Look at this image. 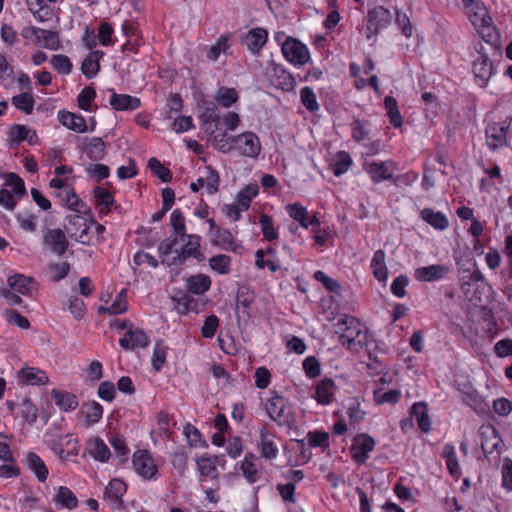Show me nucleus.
I'll return each instance as SVG.
<instances>
[{
    "instance_id": "1",
    "label": "nucleus",
    "mask_w": 512,
    "mask_h": 512,
    "mask_svg": "<svg viewBox=\"0 0 512 512\" xmlns=\"http://www.w3.org/2000/svg\"><path fill=\"white\" fill-rule=\"evenodd\" d=\"M201 236L197 234H188L184 236L183 245L176 249L175 255L171 257V264L175 266H182L190 258L202 262L205 255L201 250Z\"/></svg>"
},
{
    "instance_id": "2",
    "label": "nucleus",
    "mask_w": 512,
    "mask_h": 512,
    "mask_svg": "<svg viewBox=\"0 0 512 512\" xmlns=\"http://www.w3.org/2000/svg\"><path fill=\"white\" fill-rule=\"evenodd\" d=\"M132 467L135 473L146 481H156L160 476L154 457L147 449H137L132 454Z\"/></svg>"
},
{
    "instance_id": "3",
    "label": "nucleus",
    "mask_w": 512,
    "mask_h": 512,
    "mask_svg": "<svg viewBox=\"0 0 512 512\" xmlns=\"http://www.w3.org/2000/svg\"><path fill=\"white\" fill-rule=\"evenodd\" d=\"M481 437V449L485 457L491 461H497L504 449V442L498 430L492 425H483L479 429Z\"/></svg>"
},
{
    "instance_id": "4",
    "label": "nucleus",
    "mask_w": 512,
    "mask_h": 512,
    "mask_svg": "<svg viewBox=\"0 0 512 512\" xmlns=\"http://www.w3.org/2000/svg\"><path fill=\"white\" fill-rule=\"evenodd\" d=\"M265 410L268 417L280 427H291L294 424V417L288 410L283 396L274 394L267 399Z\"/></svg>"
},
{
    "instance_id": "5",
    "label": "nucleus",
    "mask_w": 512,
    "mask_h": 512,
    "mask_svg": "<svg viewBox=\"0 0 512 512\" xmlns=\"http://www.w3.org/2000/svg\"><path fill=\"white\" fill-rule=\"evenodd\" d=\"M66 231L75 241L90 245L92 240L91 221L78 214L67 217Z\"/></svg>"
},
{
    "instance_id": "6",
    "label": "nucleus",
    "mask_w": 512,
    "mask_h": 512,
    "mask_svg": "<svg viewBox=\"0 0 512 512\" xmlns=\"http://www.w3.org/2000/svg\"><path fill=\"white\" fill-rule=\"evenodd\" d=\"M235 149L241 156L257 158L261 152L259 137L252 131H245L230 138Z\"/></svg>"
},
{
    "instance_id": "7",
    "label": "nucleus",
    "mask_w": 512,
    "mask_h": 512,
    "mask_svg": "<svg viewBox=\"0 0 512 512\" xmlns=\"http://www.w3.org/2000/svg\"><path fill=\"white\" fill-rule=\"evenodd\" d=\"M126 492L127 484L119 478H113L105 487L103 500L111 510H123L125 509L123 496Z\"/></svg>"
},
{
    "instance_id": "8",
    "label": "nucleus",
    "mask_w": 512,
    "mask_h": 512,
    "mask_svg": "<svg viewBox=\"0 0 512 512\" xmlns=\"http://www.w3.org/2000/svg\"><path fill=\"white\" fill-rule=\"evenodd\" d=\"M276 431L267 424L259 428V441L257 448L262 458L274 460L279 455L278 445L275 442Z\"/></svg>"
},
{
    "instance_id": "9",
    "label": "nucleus",
    "mask_w": 512,
    "mask_h": 512,
    "mask_svg": "<svg viewBox=\"0 0 512 512\" xmlns=\"http://www.w3.org/2000/svg\"><path fill=\"white\" fill-rule=\"evenodd\" d=\"M282 53L285 59L294 65H304L310 59L306 45L292 37H288L282 44Z\"/></svg>"
},
{
    "instance_id": "10",
    "label": "nucleus",
    "mask_w": 512,
    "mask_h": 512,
    "mask_svg": "<svg viewBox=\"0 0 512 512\" xmlns=\"http://www.w3.org/2000/svg\"><path fill=\"white\" fill-rule=\"evenodd\" d=\"M392 20L391 12L383 6H377L370 10L367 15V38L370 39L381 29L386 28Z\"/></svg>"
},
{
    "instance_id": "11",
    "label": "nucleus",
    "mask_w": 512,
    "mask_h": 512,
    "mask_svg": "<svg viewBox=\"0 0 512 512\" xmlns=\"http://www.w3.org/2000/svg\"><path fill=\"white\" fill-rule=\"evenodd\" d=\"M119 346L127 351H134L136 349H144L150 344V337L144 329L134 326L129 331H126L119 339Z\"/></svg>"
},
{
    "instance_id": "12",
    "label": "nucleus",
    "mask_w": 512,
    "mask_h": 512,
    "mask_svg": "<svg viewBox=\"0 0 512 512\" xmlns=\"http://www.w3.org/2000/svg\"><path fill=\"white\" fill-rule=\"evenodd\" d=\"M43 245L50 250L51 253L62 256L66 253L69 242L65 232L60 228L47 229L43 233Z\"/></svg>"
},
{
    "instance_id": "13",
    "label": "nucleus",
    "mask_w": 512,
    "mask_h": 512,
    "mask_svg": "<svg viewBox=\"0 0 512 512\" xmlns=\"http://www.w3.org/2000/svg\"><path fill=\"white\" fill-rule=\"evenodd\" d=\"M77 147L85 153L91 161H100L106 156V144L100 137L78 138Z\"/></svg>"
},
{
    "instance_id": "14",
    "label": "nucleus",
    "mask_w": 512,
    "mask_h": 512,
    "mask_svg": "<svg viewBox=\"0 0 512 512\" xmlns=\"http://www.w3.org/2000/svg\"><path fill=\"white\" fill-rule=\"evenodd\" d=\"M285 211L291 219L299 223L305 230L319 224V218L316 215H310L307 208L299 202L287 204Z\"/></svg>"
},
{
    "instance_id": "15",
    "label": "nucleus",
    "mask_w": 512,
    "mask_h": 512,
    "mask_svg": "<svg viewBox=\"0 0 512 512\" xmlns=\"http://www.w3.org/2000/svg\"><path fill=\"white\" fill-rule=\"evenodd\" d=\"M392 161L373 162L367 159L363 162L364 170L370 175L374 183H379L383 180H391L393 178Z\"/></svg>"
},
{
    "instance_id": "16",
    "label": "nucleus",
    "mask_w": 512,
    "mask_h": 512,
    "mask_svg": "<svg viewBox=\"0 0 512 512\" xmlns=\"http://www.w3.org/2000/svg\"><path fill=\"white\" fill-rule=\"evenodd\" d=\"M199 121L205 128V131L213 135L217 130L220 123V115L216 104L212 101H204L200 107Z\"/></svg>"
},
{
    "instance_id": "17",
    "label": "nucleus",
    "mask_w": 512,
    "mask_h": 512,
    "mask_svg": "<svg viewBox=\"0 0 512 512\" xmlns=\"http://www.w3.org/2000/svg\"><path fill=\"white\" fill-rule=\"evenodd\" d=\"M473 74L479 87L484 88L493 75L494 67L491 59L482 53L473 61Z\"/></svg>"
},
{
    "instance_id": "18",
    "label": "nucleus",
    "mask_w": 512,
    "mask_h": 512,
    "mask_svg": "<svg viewBox=\"0 0 512 512\" xmlns=\"http://www.w3.org/2000/svg\"><path fill=\"white\" fill-rule=\"evenodd\" d=\"M268 31L263 27L250 29L242 38V44L253 55H258L268 41Z\"/></svg>"
},
{
    "instance_id": "19",
    "label": "nucleus",
    "mask_w": 512,
    "mask_h": 512,
    "mask_svg": "<svg viewBox=\"0 0 512 512\" xmlns=\"http://www.w3.org/2000/svg\"><path fill=\"white\" fill-rule=\"evenodd\" d=\"M268 76L271 85L276 89L289 92L292 91L296 86V80L294 76L282 66L272 67L268 72Z\"/></svg>"
},
{
    "instance_id": "20",
    "label": "nucleus",
    "mask_w": 512,
    "mask_h": 512,
    "mask_svg": "<svg viewBox=\"0 0 512 512\" xmlns=\"http://www.w3.org/2000/svg\"><path fill=\"white\" fill-rule=\"evenodd\" d=\"M510 124L503 123H490L487 125L485 133L487 138V145L496 150L507 144V131Z\"/></svg>"
},
{
    "instance_id": "21",
    "label": "nucleus",
    "mask_w": 512,
    "mask_h": 512,
    "mask_svg": "<svg viewBox=\"0 0 512 512\" xmlns=\"http://www.w3.org/2000/svg\"><path fill=\"white\" fill-rule=\"evenodd\" d=\"M375 447V440L366 433L354 436V461L358 464L366 463L369 458V452Z\"/></svg>"
},
{
    "instance_id": "22",
    "label": "nucleus",
    "mask_w": 512,
    "mask_h": 512,
    "mask_svg": "<svg viewBox=\"0 0 512 512\" xmlns=\"http://www.w3.org/2000/svg\"><path fill=\"white\" fill-rule=\"evenodd\" d=\"M257 457L254 453L248 452L238 463V469L250 485L255 484L261 477L262 472L256 464Z\"/></svg>"
},
{
    "instance_id": "23",
    "label": "nucleus",
    "mask_w": 512,
    "mask_h": 512,
    "mask_svg": "<svg viewBox=\"0 0 512 512\" xmlns=\"http://www.w3.org/2000/svg\"><path fill=\"white\" fill-rule=\"evenodd\" d=\"M358 346L359 349L354 348V350L359 354V358L367 357L371 360L372 351L377 349L376 342L368 333L366 327H360L356 331V335H354V347Z\"/></svg>"
},
{
    "instance_id": "24",
    "label": "nucleus",
    "mask_w": 512,
    "mask_h": 512,
    "mask_svg": "<svg viewBox=\"0 0 512 512\" xmlns=\"http://www.w3.org/2000/svg\"><path fill=\"white\" fill-rule=\"evenodd\" d=\"M214 245L225 251L239 253L243 248L232 232L225 228H217L213 233Z\"/></svg>"
},
{
    "instance_id": "25",
    "label": "nucleus",
    "mask_w": 512,
    "mask_h": 512,
    "mask_svg": "<svg viewBox=\"0 0 512 512\" xmlns=\"http://www.w3.org/2000/svg\"><path fill=\"white\" fill-rule=\"evenodd\" d=\"M255 265L259 269L267 267L271 272H277L281 267L277 260V250L270 245L256 250Z\"/></svg>"
},
{
    "instance_id": "26",
    "label": "nucleus",
    "mask_w": 512,
    "mask_h": 512,
    "mask_svg": "<svg viewBox=\"0 0 512 512\" xmlns=\"http://www.w3.org/2000/svg\"><path fill=\"white\" fill-rule=\"evenodd\" d=\"M58 121L77 133H85L87 131V123L81 114H75L67 110H59L57 114Z\"/></svg>"
},
{
    "instance_id": "27",
    "label": "nucleus",
    "mask_w": 512,
    "mask_h": 512,
    "mask_svg": "<svg viewBox=\"0 0 512 512\" xmlns=\"http://www.w3.org/2000/svg\"><path fill=\"white\" fill-rule=\"evenodd\" d=\"M109 104L115 111H134L140 108L141 100L136 96L113 92Z\"/></svg>"
},
{
    "instance_id": "28",
    "label": "nucleus",
    "mask_w": 512,
    "mask_h": 512,
    "mask_svg": "<svg viewBox=\"0 0 512 512\" xmlns=\"http://www.w3.org/2000/svg\"><path fill=\"white\" fill-rule=\"evenodd\" d=\"M105 53L102 50L90 51L83 59L81 64V72L87 79L95 78L100 71V60L103 59Z\"/></svg>"
},
{
    "instance_id": "29",
    "label": "nucleus",
    "mask_w": 512,
    "mask_h": 512,
    "mask_svg": "<svg viewBox=\"0 0 512 512\" xmlns=\"http://www.w3.org/2000/svg\"><path fill=\"white\" fill-rule=\"evenodd\" d=\"M128 307L127 290L122 289L117 293L110 306H99L97 308V313L99 315L109 314L117 316L126 313L128 311Z\"/></svg>"
},
{
    "instance_id": "30",
    "label": "nucleus",
    "mask_w": 512,
    "mask_h": 512,
    "mask_svg": "<svg viewBox=\"0 0 512 512\" xmlns=\"http://www.w3.org/2000/svg\"><path fill=\"white\" fill-rule=\"evenodd\" d=\"M449 272V268L442 264H433L416 269L415 277L424 282H432L443 278Z\"/></svg>"
},
{
    "instance_id": "31",
    "label": "nucleus",
    "mask_w": 512,
    "mask_h": 512,
    "mask_svg": "<svg viewBox=\"0 0 512 512\" xmlns=\"http://www.w3.org/2000/svg\"><path fill=\"white\" fill-rule=\"evenodd\" d=\"M186 292L193 295H203L211 287V279L206 274L191 275L185 280Z\"/></svg>"
},
{
    "instance_id": "32",
    "label": "nucleus",
    "mask_w": 512,
    "mask_h": 512,
    "mask_svg": "<svg viewBox=\"0 0 512 512\" xmlns=\"http://www.w3.org/2000/svg\"><path fill=\"white\" fill-rule=\"evenodd\" d=\"M25 464L26 467L34 473L39 482L44 483L47 480L49 470L45 462L37 453L29 452L26 455Z\"/></svg>"
},
{
    "instance_id": "33",
    "label": "nucleus",
    "mask_w": 512,
    "mask_h": 512,
    "mask_svg": "<svg viewBox=\"0 0 512 512\" xmlns=\"http://www.w3.org/2000/svg\"><path fill=\"white\" fill-rule=\"evenodd\" d=\"M7 283L11 290L23 296H29L31 295L36 281L32 277H28L22 274H15L8 277Z\"/></svg>"
},
{
    "instance_id": "34",
    "label": "nucleus",
    "mask_w": 512,
    "mask_h": 512,
    "mask_svg": "<svg viewBox=\"0 0 512 512\" xmlns=\"http://www.w3.org/2000/svg\"><path fill=\"white\" fill-rule=\"evenodd\" d=\"M88 453L89 455L98 462L106 463L111 457L109 447L106 445L103 439L100 437H94L88 442Z\"/></svg>"
},
{
    "instance_id": "35",
    "label": "nucleus",
    "mask_w": 512,
    "mask_h": 512,
    "mask_svg": "<svg viewBox=\"0 0 512 512\" xmlns=\"http://www.w3.org/2000/svg\"><path fill=\"white\" fill-rule=\"evenodd\" d=\"M93 197L100 214L107 215L115 203L113 194L106 188L97 186L93 189Z\"/></svg>"
},
{
    "instance_id": "36",
    "label": "nucleus",
    "mask_w": 512,
    "mask_h": 512,
    "mask_svg": "<svg viewBox=\"0 0 512 512\" xmlns=\"http://www.w3.org/2000/svg\"><path fill=\"white\" fill-rule=\"evenodd\" d=\"M19 380L27 385H45L48 383L49 378L47 374L39 368L26 367L20 370Z\"/></svg>"
},
{
    "instance_id": "37",
    "label": "nucleus",
    "mask_w": 512,
    "mask_h": 512,
    "mask_svg": "<svg viewBox=\"0 0 512 512\" xmlns=\"http://www.w3.org/2000/svg\"><path fill=\"white\" fill-rule=\"evenodd\" d=\"M51 396L59 409L64 412L73 411L79 405L78 398L73 393L62 392L57 389H53Z\"/></svg>"
},
{
    "instance_id": "38",
    "label": "nucleus",
    "mask_w": 512,
    "mask_h": 512,
    "mask_svg": "<svg viewBox=\"0 0 512 512\" xmlns=\"http://www.w3.org/2000/svg\"><path fill=\"white\" fill-rule=\"evenodd\" d=\"M53 501L56 505L69 510L77 508L79 504L75 493L66 486L58 487L55 495L53 496Z\"/></svg>"
},
{
    "instance_id": "39",
    "label": "nucleus",
    "mask_w": 512,
    "mask_h": 512,
    "mask_svg": "<svg viewBox=\"0 0 512 512\" xmlns=\"http://www.w3.org/2000/svg\"><path fill=\"white\" fill-rule=\"evenodd\" d=\"M239 92L235 88L220 86L214 96L215 102L226 109L231 108L239 101Z\"/></svg>"
},
{
    "instance_id": "40",
    "label": "nucleus",
    "mask_w": 512,
    "mask_h": 512,
    "mask_svg": "<svg viewBox=\"0 0 512 512\" xmlns=\"http://www.w3.org/2000/svg\"><path fill=\"white\" fill-rule=\"evenodd\" d=\"M217 456L202 455L196 459L198 472L202 477L217 478Z\"/></svg>"
},
{
    "instance_id": "41",
    "label": "nucleus",
    "mask_w": 512,
    "mask_h": 512,
    "mask_svg": "<svg viewBox=\"0 0 512 512\" xmlns=\"http://www.w3.org/2000/svg\"><path fill=\"white\" fill-rule=\"evenodd\" d=\"M334 388V381L330 378H324L317 384L314 398L319 404H330L333 401Z\"/></svg>"
},
{
    "instance_id": "42",
    "label": "nucleus",
    "mask_w": 512,
    "mask_h": 512,
    "mask_svg": "<svg viewBox=\"0 0 512 512\" xmlns=\"http://www.w3.org/2000/svg\"><path fill=\"white\" fill-rule=\"evenodd\" d=\"M174 300L176 302L178 312L182 315H185L189 312H200V301L196 299L191 293L185 292Z\"/></svg>"
},
{
    "instance_id": "43",
    "label": "nucleus",
    "mask_w": 512,
    "mask_h": 512,
    "mask_svg": "<svg viewBox=\"0 0 512 512\" xmlns=\"http://www.w3.org/2000/svg\"><path fill=\"white\" fill-rule=\"evenodd\" d=\"M230 36L228 34L221 35L215 44H213L206 52V58L211 62H216L221 54L229 55L230 52Z\"/></svg>"
},
{
    "instance_id": "44",
    "label": "nucleus",
    "mask_w": 512,
    "mask_h": 512,
    "mask_svg": "<svg viewBox=\"0 0 512 512\" xmlns=\"http://www.w3.org/2000/svg\"><path fill=\"white\" fill-rule=\"evenodd\" d=\"M168 346L164 340L159 339L155 342L151 357V364L156 372H160L166 364Z\"/></svg>"
},
{
    "instance_id": "45",
    "label": "nucleus",
    "mask_w": 512,
    "mask_h": 512,
    "mask_svg": "<svg viewBox=\"0 0 512 512\" xmlns=\"http://www.w3.org/2000/svg\"><path fill=\"white\" fill-rule=\"evenodd\" d=\"M258 223L264 240L273 242L279 238L278 228L274 226L273 218L270 215L262 213Z\"/></svg>"
},
{
    "instance_id": "46",
    "label": "nucleus",
    "mask_w": 512,
    "mask_h": 512,
    "mask_svg": "<svg viewBox=\"0 0 512 512\" xmlns=\"http://www.w3.org/2000/svg\"><path fill=\"white\" fill-rule=\"evenodd\" d=\"M371 268L373 270L374 277L380 281L385 282L388 277V269L385 264V252L383 250H377L374 253L371 261Z\"/></svg>"
},
{
    "instance_id": "47",
    "label": "nucleus",
    "mask_w": 512,
    "mask_h": 512,
    "mask_svg": "<svg viewBox=\"0 0 512 512\" xmlns=\"http://www.w3.org/2000/svg\"><path fill=\"white\" fill-rule=\"evenodd\" d=\"M411 414L416 418L419 428L423 432H429L431 429V422L428 415L427 404L418 402L411 407Z\"/></svg>"
},
{
    "instance_id": "48",
    "label": "nucleus",
    "mask_w": 512,
    "mask_h": 512,
    "mask_svg": "<svg viewBox=\"0 0 512 512\" xmlns=\"http://www.w3.org/2000/svg\"><path fill=\"white\" fill-rule=\"evenodd\" d=\"M421 217L438 230H445L449 226V221L442 212H435L432 209L425 208L421 211Z\"/></svg>"
},
{
    "instance_id": "49",
    "label": "nucleus",
    "mask_w": 512,
    "mask_h": 512,
    "mask_svg": "<svg viewBox=\"0 0 512 512\" xmlns=\"http://www.w3.org/2000/svg\"><path fill=\"white\" fill-rule=\"evenodd\" d=\"M179 237L177 236H171L164 240H162L157 248L158 255L161 259V263L163 265H166L168 267L175 266V264H171V257L170 254L172 253L174 247L178 243Z\"/></svg>"
},
{
    "instance_id": "50",
    "label": "nucleus",
    "mask_w": 512,
    "mask_h": 512,
    "mask_svg": "<svg viewBox=\"0 0 512 512\" xmlns=\"http://www.w3.org/2000/svg\"><path fill=\"white\" fill-rule=\"evenodd\" d=\"M11 103L19 111L25 113L26 115H30L33 112L35 101L32 93L22 92L13 96L11 98Z\"/></svg>"
},
{
    "instance_id": "51",
    "label": "nucleus",
    "mask_w": 512,
    "mask_h": 512,
    "mask_svg": "<svg viewBox=\"0 0 512 512\" xmlns=\"http://www.w3.org/2000/svg\"><path fill=\"white\" fill-rule=\"evenodd\" d=\"M258 194L259 187L257 184L246 185L238 192L236 202L241 205L242 209L247 211L251 206V202L258 196Z\"/></svg>"
},
{
    "instance_id": "52",
    "label": "nucleus",
    "mask_w": 512,
    "mask_h": 512,
    "mask_svg": "<svg viewBox=\"0 0 512 512\" xmlns=\"http://www.w3.org/2000/svg\"><path fill=\"white\" fill-rule=\"evenodd\" d=\"M58 197L63 202V205L74 212H81V209L85 206L84 202L76 194L74 188L58 193Z\"/></svg>"
},
{
    "instance_id": "53",
    "label": "nucleus",
    "mask_w": 512,
    "mask_h": 512,
    "mask_svg": "<svg viewBox=\"0 0 512 512\" xmlns=\"http://www.w3.org/2000/svg\"><path fill=\"white\" fill-rule=\"evenodd\" d=\"M352 165V158L348 152L340 151L332 160L330 166L335 176H341Z\"/></svg>"
},
{
    "instance_id": "54",
    "label": "nucleus",
    "mask_w": 512,
    "mask_h": 512,
    "mask_svg": "<svg viewBox=\"0 0 512 512\" xmlns=\"http://www.w3.org/2000/svg\"><path fill=\"white\" fill-rule=\"evenodd\" d=\"M103 411V406L96 401L86 403L82 410L85 417V422L88 425H94L98 423L102 419Z\"/></svg>"
},
{
    "instance_id": "55",
    "label": "nucleus",
    "mask_w": 512,
    "mask_h": 512,
    "mask_svg": "<svg viewBox=\"0 0 512 512\" xmlns=\"http://www.w3.org/2000/svg\"><path fill=\"white\" fill-rule=\"evenodd\" d=\"M183 434L187 439L190 447L204 448L207 447L206 441L203 439L200 431L191 423L187 422L183 427Z\"/></svg>"
},
{
    "instance_id": "56",
    "label": "nucleus",
    "mask_w": 512,
    "mask_h": 512,
    "mask_svg": "<svg viewBox=\"0 0 512 512\" xmlns=\"http://www.w3.org/2000/svg\"><path fill=\"white\" fill-rule=\"evenodd\" d=\"M300 101L302 105L312 114L317 113L320 110V105L317 101L314 90L305 86L300 90Z\"/></svg>"
},
{
    "instance_id": "57",
    "label": "nucleus",
    "mask_w": 512,
    "mask_h": 512,
    "mask_svg": "<svg viewBox=\"0 0 512 512\" xmlns=\"http://www.w3.org/2000/svg\"><path fill=\"white\" fill-rule=\"evenodd\" d=\"M52 68L61 75H69L73 70L71 59L64 54H55L50 58Z\"/></svg>"
},
{
    "instance_id": "58",
    "label": "nucleus",
    "mask_w": 512,
    "mask_h": 512,
    "mask_svg": "<svg viewBox=\"0 0 512 512\" xmlns=\"http://www.w3.org/2000/svg\"><path fill=\"white\" fill-rule=\"evenodd\" d=\"M40 33V45L43 48L56 51L62 47L58 32L42 28Z\"/></svg>"
},
{
    "instance_id": "59",
    "label": "nucleus",
    "mask_w": 512,
    "mask_h": 512,
    "mask_svg": "<svg viewBox=\"0 0 512 512\" xmlns=\"http://www.w3.org/2000/svg\"><path fill=\"white\" fill-rule=\"evenodd\" d=\"M209 265L218 274L226 275L231 271V257L225 254L214 255L209 259Z\"/></svg>"
},
{
    "instance_id": "60",
    "label": "nucleus",
    "mask_w": 512,
    "mask_h": 512,
    "mask_svg": "<svg viewBox=\"0 0 512 512\" xmlns=\"http://www.w3.org/2000/svg\"><path fill=\"white\" fill-rule=\"evenodd\" d=\"M384 105L387 110V115L390 119V123L395 128L401 127L403 124V119L398 110L396 99L391 96H386L384 99Z\"/></svg>"
},
{
    "instance_id": "61",
    "label": "nucleus",
    "mask_w": 512,
    "mask_h": 512,
    "mask_svg": "<svg viewBox=\"0 0 512 512\" xmlns=\"http://www.w3.org/2000/svg\"><path fill=\"white\" fill-rule=\"evenodd\" d=\"M170 223L175 233V236L179 237L180 241H184L186 233L185 217L180 209H175L170 215Z\"/></svg>"
},
{
    "instance_id": "62",
    "label": "nucleus",
    "mask_w": 512,
    "mask_h": 512,
    "mask_svg": "<svg viewBox=\"0 0 512 512\" xmlns=\"http://www.w3.org/2000/svg\"><path fill=\"white\" fill-rule=\"evenodd\" d=\"M442 456L446 459V466L449 473L453 477L458 476L460 468L454 446L451 444L444 445Z\"/></svg>"
},
{
    "instance_id": "63",
    "label": "nucleus",
    "mask_w": 512,
    "mask_h": 512,
    "mask_svg": "<svg viewBox=\"0 0 512 512\" xmlns=\"http://www.w3.org/2000/svg\"><path fill=\"white\" fill-rule=\"evenodd\" d=\"M359 364L363 369H366L367 372L371 375H378L384 371L386 366L382 363V361L377 357L375 351H372L371 360H369L366 356L360 358Z\"/></svg>"
},
{
    "instance_id": "64",
    "label": "nucleus",
    "mask_w": 512,
    "mask_h": 512,
    "mask_svg": "<svg viewBox=\"0 0 512 512\" xmlns=\"http://www.w3.org/2000/svg\"><path fill=\"white\" fill-rule=\"evenodd\" d=\"M148 167L154 175L162 182L168 183L172 180L173 175L169 168L165 167L157 158L152 157L148 160Z\"/></svg>"
}]
</instances>
